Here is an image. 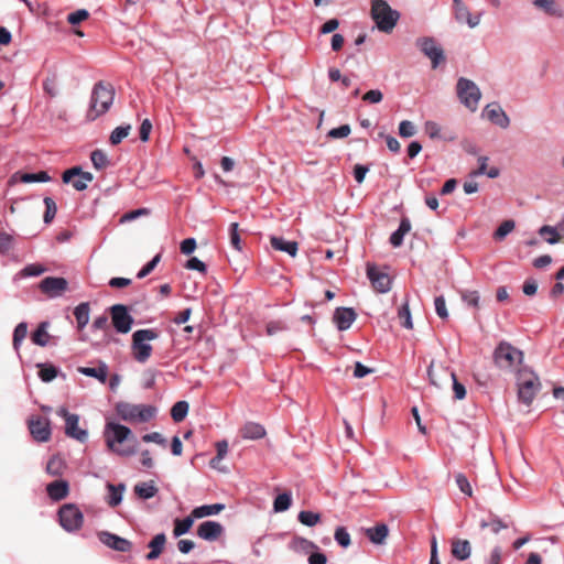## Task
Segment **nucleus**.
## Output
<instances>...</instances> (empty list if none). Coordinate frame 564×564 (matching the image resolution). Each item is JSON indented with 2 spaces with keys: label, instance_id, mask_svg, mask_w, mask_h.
Instances as JSON below:
<instances>
[{
  "label": "nucleus",
  "instance_id": "obj_1",
  "mask_svg": "<svg viewBox=\"0 0 564 564\" xmlns=\"http://www.w3.org/2000/svg\"><path fill=\"white\" fill-rule=\"evenodd\" d=\"M108 431L113 433V442L108 441V449L118 453L121 456H130L135 452L137 441L132 436L129 427L108 423Z\"/></svg>",
  "mask_w": 564,
  "mask_h": 564
},
{
  "label": "nucleus",
  "instance_id": "obj_2",
  "mask_svg": "<svg viewBox=\"0 0 564 564\" xmlns=\"http://www.w3.org/2000/svg\"><path fill=\"white\" fill-rule=\"evenodd\" d=\"M518 399L530 405L541 389L539 377L527 367L518 369L517 373Z\"/></svg>",
  "mask_w": 564,
  "mask_h": 564
},
{
  "label": "nucleus",
  "instance_id": "obj_3",
  "mask_svg": "<svg viewBox=\"0 0 564 564\" xmlns=\"http://www.w3.org/2000/svg\"><path fill=\"white\" fill-rule=\"evenodd\" d=\"M371 18L380 31L390 33L395 26L400 14L398 11L392 10L386 0H371Z\"/></svg>",
  "mask_w": 564,
  "mask_h": 564
},
{
  "label": "nucleus",
  "instance_id": "obj_4",
  "mask_svg": "<svg viewBox=\"0 0 564 564\" xmlns=\"http://www.w3.org/2000/svg\"><path fill=\"white\" fill-rule=\"evenodd\" d=\"M158 338L154 329H139L132 335L131 354L134 360L144 364L152 355V345L149 341Z\"/></svg>",
  "mask_w": 564,
  "mask_h": 564
},
{
  "label": "nucleus",
  "instance_id": "obj_5",
  "mask_svg": "<svg viewBox=\"0 0 564 564\" xmlns=\"http://www.w3.org/2000/svg\"><path fill=\"white\" fill-rule=\"evenodd\" d=\"M494 360L497 367L503 370H513L522 365L523 352L507 341L498 344L494 351Z\"/></svg>",
  "mask_w": 564,
  "mask_h": 564
},
{
  "label": "nucleus",
  "instance_id": "obj_6",
  "mask_svg": "<svg viewBox=\"0 0 564 564\" xmlns=\"http://www.w3.org/2000/svg\"><path fill=\"white\" fill-rule=\"evenodd\" d=\"M117 414L128 422H149L155 416L156 409L152 405L131 404L128 402H119L116 405Z\"/></svg>",
  "mask_w": 564,
  "mask_h": 564
},
{
  "label": "nucleus",
  "instance_id": "obj_7",
  "mask_svg": "<svg viewBox=\"0 0 564 564\" xmlns=\"http://www.w3.org/2000/svg\"><path fill=\"white\" fill-rule=\"evenodd\" d=\"M457 96L465 107L475 111L478 107L481 93L473 80L460 77L457 82Z\"/></svg>",
  "mask_w": 564,
  "mask_h": 564
},
{
  "label": "nucleus",
  "instance_id": "obj_8",
  "mask_svg": "<svg viewBox=\"0 0 564 564\" xmlns=\"http://www.w3.org/2000/svg\"><path fill=\"white\" fill-rule=\"evenodd\" d=\"M58 520L62 528L67 532H75L80 529L84 517L79 508L74 503H66L58 510Z\"/></svg>",
  "mask_w": 564,
  "mask_h": 564
},
{
  "label": "nucleus",
  "instance_id": "obj_9",
  "mask_svg": "<svg viewBox=\"0 0 564 564\" xmlns=\"http://www.w3.org/2000/svg\"><path fill=\"white\" fill-rule=\"evenodd\" d=\"M57 415L65 420V434L79 442H85L88 437L87 431L78 426L79 416L69 413L66 408L62 406L57 410Z\"/></svg>",
  "mask_w": 564,
  "mask_h": 564
},
{
  "label": "nucleus",
  "instance_id": "obj_10",
  "mask_svg": "<svg viewBox=\"0 0 564 564\" xmlns=\"http://www.w3.org/2000/svg\"><path fill=\"white\" fill-rule=\"evenodd\" d=\"M93 178V174L84 172L80 166L68 169L62 175L63 183L70 184L78 192L86 189Z\"/></svg>",
  "mask_w": 564,
  "mask_h": 564
},
{
  "label": "nucleus",
  "instance_id": "obj_11",
  "mask_svg": "<svg viewBox=\"0 0 564 564\" xmlns=\"http://www.w3.org/2000/svg\"><path fill=\"white\" fill-rule=\"evenodd\" d=\"M111 322L118 333L127 334L131 330L133 317L129 314L126 305L116 304L110 307Z\"/></svg>",
  "mask_w": 564,
  "mask_h": 564
},
{
  "label": "nucleus",
  "instance_id": "obj_12",
  "mask_svg": "<svg viewBox=\"0 0 564 564\" xmlns=\"http://www.w3.org/2000/svg\"><path fill=\"white\" fill-rule=\"evenodd\" d=\"M416 45L420 47L422 53L431 59L433 68H436L445 61L443 48L433 37L419 39L416 41Z\"/></svg>",
  "mask_w": 564,
  "mask_h": 564
},
{
  "label": "nucleus",
  "instance_id": "obj_13",
  "mask_svg": "<svg viewBox=\"0 0 564 564\" xmlns=\"http://www.w3.org/2000/svg\"><path fill=\"white\" fill-rule=\"evenodd\" d=\"M427 375L431 383L437 388H441L443 386H447L451 382L455 376V372L442 364L432 361L429 366Z\"/></svg>",
  "mask_w": 564,
  "mask_h": 564
},
{
  "label": "nucleus",
  "instance_id": "obj_14",
  "mask_svg": "<svg viewBox=\"0 0 564 564\" xmlns=\"http://www.w3.org/2000/svg\"><path fill=\"white\" fill-rule=\"evenodd\" d=\"M67 280L61 276H47L40 283L42 293L52 299L61 296L67 290Z\"/></svg>",
  "mask_w": 564,
  "mask_h": 564
},
{
  "label": "nucleus",
  "instance_id": "obj_15",
  "mask_svg": "<svg viewBox=\"0 0 564 564\" xmlns=\"http://www.w3.org/2000/svg\"><path fill=\"white\" fill-rule=\"evenodd\" d=\"M105 87L102 82L96 84L90 100V107L87 113L89 120H95L106 111V99H104Z\"/></svg>",
  "mask_w": 564,
  "mask_h": 564
},
{
  "label": "nucleus",
  "instance_id": "obj_16",
  "mask_svg": "<svg viewBox=\"0 0 564 564\" xmlns=\"http://www.w3.org/2000/svg\"><path fill=\"white\" fill-rule=\"evenodd\" d=\"M29 430L32 437L37 442H47L51 437L50 422L45 417L32 416L29 420Z\"/></svg>",
  "mask_w": 564,
  "mask_h": 564
},
{
  "label": "nucleus",
  "instance_id": "obj_17",
  "mask_svg": "<svg viewBox=\"0 0 564 564\" xmlns=\"http://www.w3.org/2000/svg\"><path fill=\"white\" fill-rule=\"evenodd\" d=\"M455 20L458 23H467L469 28H476L480 22V15L473 17L468 7L463 0H453Z\"/></svg>",
  "mask_w": 564,
  "mask_h": 564
},
{
  "label": "nucleus",
  "instance_id": "obj_18",
  "mask_svg": "<svg viewBox=\"0 0 564 564\" xmlns=\"http://www.w3.org/2000/svg\"><path fill=\"white\" fill-rule=\"evenodd\" d=\"M367 275L373 286L380 293H386L391 288V279L389 274L379 271L375 265L368 264Z\"/></svg>",
  "mask_w": 564,
  "mask_h": 564
},
{
  "label": "nucleus",
  "instance_id": "obj_19",
  "mask_svg": "<svg viewBox=\"0 0 564 564\" xmlns=\"http://www.w3.org/2000/svg\"><path fill=\"white\" fill-rule=\"evenodd\" d=\"M471 550V543L467 539L454 538L451 540V554L457 561L468 560Z\"/></svg>",
  "mask_w": 564,
  "mask_h": 564
},
{
  "label": "nucleus",
  "instance_id": "obj_20",
  "mask_svg": "<svg viewBox=\"0 0 564 564\" xmlns=\"http://www.w3.org/2000/svg\"><path fill=\"white\" fill-rule=\"evenodd\" d=\"M484 116L501 128H507L510 123L508 116L498 104L487 105L484 109Z\"/></svg>",
  "mask_w": 564,
  "mask_h": 564
},
{
  "label": "nucleus",
  "instance_id": "obj_21",
  "mask_svg": "<svg viewBox=\"0 0 564 564\" xmlns=\"http://www.w3.org/2000/svg\"><path fill=\"white\" fill-rule=\"evenodd\" d=\"M357 317L356 312L350 307L336 308L333 319L339 330L348 329Z\"/></svg>",
  "mask_w": 564,
  "mask_h": 564
},
{
  "label": "nucleus",
  "instance_id": "obj_22",
  "mask_svg": "<svg viewBox=\"0 0 564 564\" xmlns=\"http://www.w3.org/2000/svg\"><path fill=\"white\" fill-rule=\"evenodd\" d=\"M224 532L220 523L215 521H205L198 525L197 535L207 541L217 540Z\"/></svg>",
  "mask_w": 564,
  "mask_h": 564
},
{
  "label": "nucleus",
  "instance_id": "obj_23",
  "mask_svg": "<svg viewBox=\"0 0 564 564\" xmlns=\"http://www.w3.org/2000/svg\"><path fill=\"white\" fill-rule=\"evenodd\" d=\"M46 492L52 500L59 501L68 496L69 485L64 479L54 480L46 486Z\"/></svg>",
  "mask_w": 564,
  "mask_h": 564
},
{
  "label": "nucleus",
  "instance_id": "obj_24",
  "mask_svg": "<svg viewBox=\"0 0 564 564\" xmlns=\"http://www.w3.org/2000/svg\"><path fill=\"white\" fill-rule=\"evenodd\" d=\"M166 543V536L164 533L156 534L150 542L149 547L150 552L147 554L145 558L148 561L156 560L163 552Z\"/></svg>",
  "mask_w": 564,
  "mask_h": 564
},
{
  "label": "nucleus",
  "instance_id": "obj_25",
  "mask_svg": "<svg viewBox=\"0 0 564 564\" xmlns=\"http://www.w3.org/2000/svg\"><path fill=\"white\" fill-rule=\"evenodd\" d=\"M240 434L246 440H260L265 436V430L259 423L248 422L241 427Z\"/></svg>",
  "mask_w": 564,
  "mask_h": 564
},
{
  "label": "nucleus",
  "instance_id": "obj_26",
  "mask_svg": "<svg viewBox=\"0 0 564 564\" xmlns=\"http://www.w3.org/2000/svg\"><path fill=\"white\" fill-rule=\"evenodd\" d=\"M270 242L273 249L284 251L291 257H295L297 253L299 245L296 241H285L281 237L273 236L271 237Z\"/></svg>",
  "mask_w": 564,
  "mask_h": 564
},
{
  "label": "nucleus",
  "instance_id": "obj_27",
  "mask_svg": "<svg viewBox=\"0 0 564 564\" xmlns=\"http://www.w3.org/2000/svg\"><path fill=\"white\" fill-rule=\"evenodd\" d=\"M133 490H134V494L140 499H144V500L153 498L159 491V489L155 486V482L153 480L139 482L134 486Z\"/></svg>",
  "mask_w": 564,
  "mask_h": 564
},
{
  "label": "nucleus",
  "instance_id": "obj_28",
  "mask_svg": "<svg viewBox=\"0 0 564 564\" xmlns=\"http://www.w3.org/2000/svg\"><path fill=\"white\" fill-rule=\"evenodd\" d=\"M389 529L384 523L377 524L366 530V535L375 544H382L387 539Z\"/></svg>",
  "mask_w": 564,
  "mask_h": 564
},
{
  "label": "nucleus",
  "instance_id": "obj_29",
  "mask_svg": "<svg viewBox=\"0 0 564 564\" xmlns=\"http://www.w3.org/2000/svg\"><path fill=\"white\" fill-rule=\"evenodd\" d=\"M533 4L550 15L557 18L564 17V10L557 6L555 0H534Z\"/></svg>",
  "mask_w": 564,
  "mask_h": 564
},
{
  "label": "nucleus",
  "instance_id": "obj_30",
  "mask_svg": "<svg viewBox=\"0 0 564 564\" xmlns=\"http://www.w3.org/2000/svg\"><path fill=\"white\" fill-rule=\"evenodd\" d=\"M411 230V223L408 218H403L399 228L391 235L390 242L393 247H400L403 243L404 236Z\"/></svg>",
  "mask_w": 564,
  "mask_h": 564
},
{
  "label": "nucleus",
  "instance_id": "obj_31",
  "mask_svg": "<svg viewBox=\"0 0 564 564\" xmlns=\"http://www.w3.org/2000/svg\"><path fill=\"white\" fill-rule=\"evenodd\" d=\"M225 509V505L215 503V505H205L200 507H196L192 511V516L196 519H200L204 517L217 514Z\"/></svg>",
  "mask_w": 564,
  "mask_h": 564
},
{
  "label": "nucleus",
  "instance_id": "obj_32",
  "mask_svg": "<svg viewBox=\"0 0 564 564\" xmlns=\"http://www.w3.org/2000/svg\"><path fill=\"white\" fill-rule=\"evenodd\" d=\"M290 549L294 552L307 554L313 550H317L318 546L307 539L296 536L290 542Z\"/></svg>",
  "mask_w": 564,
  "mask_h": 564
},
{
  "label": "nucleus",
  "instance_id": "obj_33",
  "mask_svg": "<svg viewBox=\"0 0 564 564\" xmlns=\"http://www.w3.org/2000/svg\"><path fill=\"white\" fill-rule=\"evenodd\" d=\"M108 547L119 552H130L132 549V543L127 539L108 532Z\"/></svg>",
  "mask_w": 564,
  "mask_h": 564
},
{
  "label": "nucleus",
  "instance_id": "obj_34",
  "mask_svg": "<svg viewBox=\"0 0 564 564\" xmlns=\"http://www.w3.org/2000/svg\"><path fill=\"white\" fill-rule=\"evenodd\" d=\"M48 323L42 322L36 330L32 334V341L41 347H45L48 344L50 334L47 333Z\"/></svg>",
  "mask_w": 564,
  "mask_h": 564
},
{
  "label": "nucleus",
  "instance_id": "obj_35",
  "mask_svg": "<svg viewBox=\"0 0 564 564\" xmlns=\"http://www.w3.org/2000/svg\"><path fill=\"white\" fill-rule=\"evenodd\" d=\"M194 517L191 514L184 519H175L174 520V529L173 534L175 538H178L185 533H187L194 523Z\"/></svg>",
  "mask_w": 564,
  "mask_h": 564
},
{
  "label": "nucleus",
  "instance_id": "obj_36",
  "mask_svg": "<svg viewBox=\"0 0 564 564\" xmlns=\"http://www.w3.org/2000/svg\"><path fill=\"white\" fill-rule=\"evenodd\" d=\"M78 372L98 379L101 383H106V365L101 364L99 367H79Z\"/></svg>",
  "mask_w": 564,
  "mask_h": 564
},
{
  "label": "nucleus",
  "instance_id": "obj_37",
  "mask_svg": "<svg viewBox=\"0 0 564 564\" xmlns=\"http://www.w3.org/2000/svg\"><path fill=\"white\" fill-rule=\"evenodd\" d=\"M39 377L43 382H51L58 376V369L51 364H39Z\"/></svg>",
  "mask_w": 564,
  "mask_h": 564
},
{
  "label": "nucleus",
  "instance_id": "obj_38",
  "mask_svg": "<svg viewBox=\"0 0 564 564\" xmlns=\"http://www.w3.org/2000/svg\"><path fill=\"white\" fill-rule=\"evenodd\" d=\"M487 162H488V158L487 156H479L478 158V163H479V166L476 171H474L471 173L473 176H477V175H482V174H487L490 178H496L499 176V169L497 167H491L490 170H487Z\"/></svg>",
  "mask_w": 564,
  "mask_h": 564
},
{
  "label": "nucleus",
  "instance_id": "obj_39",
  "mask_svg": "<svg viewBox=\"0 0 564 564\" xmlns=\"http://www.w3.org/2000/svg\"><path fill=\"white\" fill-rule=\"evenodd\" d=\"M189 405L186 401H177L171 409V416L174 422H182L188 412Z\"/></svg>",
  "mask_w": 564,
  "mask_h": 564
},
{
  "label": "nucleus",
  "instance_id": "obj_40",
  "mask_svg": "<svg viewBox=\"0 0 564 564\" xmlns=\"http://www.w3.org/2000/svg\"><path fill=\"white\" fill-rule=\"evenodd\" d=\"M74 315L76 317L78 328L79 329L84 328L87 325L88 321H89V306H88V304L87 303L79 304L75 308Z\"/></svg>",
  "mask_w": 564,
  "mask_h": 564
},
{
  "label": "nucleus",
  "instance_id": "obj_41",
  "mask_svg": "<svg viewBox=\"0 0 564 564\" xmlns=\"http://www.w3.org/2000/svg\"><path fill=\"white\" fill-rule=\"evenodd\" d=\"M28 334V324L24 322L19 323L13 332V348L15 351H19L23 339Z\"/></svg>",
  "mask_w": 564,
  "mask_h": 564
},
{
  "label": "nucleus",
  "instance_id": "obj_42",
  "mask_svg": "<svg viewBox=\"0 0 564 564\" xmlns=\"http://www.w3.org/2000/svg\"><path fill=\"white\" fill-rule=\"evenodd\" d=\"M46 271V268L40 263H32L24 267L15 276L17 278H29L39 276Z\"/></svg>",
  "mask_w": 564,
  "mask_h": 564
},
{
  "label": "nucleus",
  "instance_id": "obj_43",
  "mask_svg": "<svg viewBox=\"0 0 564 564\" xmlns=\"http://www.w3.org/2000/svg\"><path fill=\"white\" fill-rule=\"evenodd\" d=\"M20 181L23 183H46L51 181V176L45 171L37 173H23L20 175Z\"/></svg>",
  "mask_w": 564,
  "mask_h": 564
},
{
  "label": "nucleus",
  "instance_id": "obj_44",
  "mask_svg": "<svg viewBox=\"0 0 564 564\" xmlns=\"http://www.w3.org/2000/svg\"><path fill=\"white\" fill-rule=\"evenodd\" d=\"M123 490H124L123 485H119V486L108 485V494H109L108 505H110L112 507L118 506L122 500Z\"/></svg>",
  "mask_w": 564,
  "mask_h": 564
},
{
  "label": "nucleus",
  "instance_id": "obj_45",
  "mask_svg": "<svg viewBox=\"0 0 564 564\" xmlns=\"http://www.w3.org/2000/svg\"><path fill=\"white\" fill-rule=\"evenodd\" d=\"M398 317L400 319V323L403 327L408 329L413 328L412 319H411V313L409 307V302L405 301L402 306L398 311Z\"/></svg>",
  "mask_w": 564,
  "mask_h": 564
},
{
  "label": "nucleus",
  "instance_id": "obj_46",
  "mask_svg": "<svg viewBox=\"0 0 564 564\" xmlns=\"http://www.w3.org/2000/svg\"><path fill=\"white\" fill-rule=\"evenodd\" d=\"M292 503L291 495L288 492L276 496L273 502V509L275 512L286 511Z\"/></svg>",
  "mask_w": 564,
  "mask_h": 564
},
{
  "label": "nucleus",
  "instance_id": "obj_47",
  "mask_svg": "<svg viewBox=\"0 0 564 564\" xmlns=\"http://www.w3.org/2000/svg\"><path fill=\"white\" fill-rule=\"evenodd\" d=\"M131 126H121L117 127L110 134L109 141L111 144L116 145L119 144L124 138H127L130 133Z\"/></svg>",
  "mask_w": 564,
  "mask_h": 564
},
{
  "label": "nucleus",
  "instance_id": "obj_48",
  "mask_svg": "<svg viewBox=\"0 0 564 564\" xmlns=\"http://www.w3.org/2000/svg\"><path fill=\"white\" fill-rule=\"evenodd\" d=\"M539 234L541 236L549 235V238H546V241L550 245H555V243H557L561 240V236L558 234L557 226L556 227H552V226H549V225H544V226H542L539 229Z\"/></svg>",
  "mask_w": 564,
  "mask_h": 564
},
{
  "label": "nucleus",
  "instance_id": "obj_49",
  "mask_svg": "<svg viewBox=\"0 0 564 564\" xmlns=\"http://www.w3.org/2000/svg\"><path fill=\"white\" fill-rule=\"evenodd\" d=\"M516 227V224L513 220L508 219L502 221L499 227L494 232V238L496 240H502L505 237L510 234Z\"/></svg>",
  "mask_w": 564,
  "mask_h": 564
},
{
  "label": "nucleus",
  "instance_id": "obj_50",
  "mask_svg": "<svg viewBox=\"0 0 564 564\" xmlns=\"http://www.w3.org/2000/svg\"><path fill=\"white\" fill-rule=\"evenodd\" d=\"M240 234H241V231L239 229L238 223L230 224V227H229L230 243L238 251H240L242 249Z\"/></svg>",
  "mask_w": 564,
  "mask_h": 564
},
{
  "label": "nucleus",
  "instance_id": "obj_51",
  "mask_svg": "<svg viewBox=\"0 0 564 564\" xmlns=\"http://www.w3.org/2000/svg\"><path fill=\"white\" fill-rule=\"evenodd\" d=\"M297 518L302 524L307 525V527H313L321 521L319 513H315V512L306 511V510L301 511L299 513Z\"/></svg>",
  "mask_w": 564,
  "mask_h": 564
},
{
  "label": "nucleus",
  "instance_id": "obj_52",
  "mask_svg": "<svg viewBox=\"0 0 564 564\" xmlns=\"http://www.w3.org/2000/svg\"><path fill=\"white\" fill-rule=\"evenodd\" d=\"M43 202L45 205V213L43 219L45 224H50L56 215L57 207L54 199L51 197H45Z\"/></svg>",
  "mask_w": 564,
  "mask_h": 564
},
{
  "label": "nucleus",
  "instance_id": "obj_53",
  "mask_svg": "<svg viewBox=\"0 0 564 564\" xmlns=\"http://www.w3.org/2000/svg\"><path fill=\"white\" fill-rule=\"evenodd\" d=\"M334 538L336 542L343 547H348L351 543L350 535L344 527H338L335 530Z\"/></svg>",
  "mask_w": 564,
  "mask_h": 564
},
{
  "label": "nucleus",
  "instance_id": "obj_54",
  "mask_svg": "<svg viewBox=\"0 0 564 564\" xmlns=\"http://www.w3.org/2000/svg\"><path fill=\"white\" fill-rule=\"evenodd\" d=\"M161 258H162V254L161 253H158L151 261H149L137 274V278L138 279H143L145 278L148 274H150L154 269L155 267L160 263L161 261Z\"/></svg>",
  "mask_w": 564,
  "mask_h": 564
},
{
  "label": "nucleus",
  "instance_id": "obj_55",
  "mask_svg": "<svg viewBox=\"0 0 564 564\" xmlns=\"http://www.w3.org/2000/svg\"><path fill=\"white\" fill-rule=\"evenodd\" d=\"M479 525L481 529L489 527L494 533H498L501 529L508 528V525L497 517H492L488 522L481 521Z\"/></svg>",
  "mask_w": 564,
  "mask_h": 564
},
{
  "label": "nucleus",
  "instance_id": "obj_56",
  "mask_svg": "<svg viewBox=\"0 0 564 564\" xmlns=\"http://www.w3.org/2000/svg\"><path fill=\"white\" fill-rule=\"evenodd\" d=\"M462 300L469 306L479 307V293L477 291H463L462 293Z\"/></svg>",
  "mask_w": 564,
  "mask_h": 564
},
{
  "label": "nucleus",
  "instance_id": "obj_57",
  "mask_svg": "<svg viewBox=\"0 0 564 564\" xmlns=\"http://www.w3.org/2000/svg\"><path fill=\"white\" fill-rule=\"evenodd\" d=\"M149 214H150V209H148V208L134 209V210H131V212H128V213L123 214L120 217L119 223L123 224V223H127V221H131V220L137 219L140 216H148Z\"/></svg>",
  "mask_w": 564,
  "mask_h": 564
},
{
  "label": "nucleus",
  "instance_id": "obj_58",
  "mask_svg": "<svg viewBox=\"0 0 564 564\" xmlns=\"http://www.w3.org/2000/svg\"><path fill=\"white\" fill-rule=\"evenodd\" d=\"M455 479H456V484H457L458 488L460 489V491L464 492L465 495L471 497L473 489H471V486H470L467 477L464 474H457Z\"/></svg>",
  "mask_w": 564,
  "mask_h": 564
},
{
  "label": "nucleus",
  "instance_id": "obj_59",
  "mask_svg": "<svg viewBox=\"0 0 564 564\" xmlns=\"http://www.w3.org/2000/svg\"><path fill=\"white\" fill-rule=\"evenodd\" d=\"M399 134L402 138H410L415 134V127L409 120H403L399 124Z\"/></svg>",
  "mask_w": 564,
  "mask_h": 564
},
{
  "label": "nucleus",
  "instance_id": "obj_60",
  "mask_svg": "<svg viewBox=\"0 0 564 564\" xmlns=\"http://www.w3.org/2000/svg\"><path fill=\"white\" fill-rule=\"evenodd\" d=\"M383 99V94L379 89H371L362 96V100L367 104H379Z\"/></svg>",
  "mask_w": 564,
  "mask_h": 564
},
{
  "label": "nucleus",
  "instance_id": "obj_61",
  "mask_svg": "<svg viewBox=\"0 0 564 564\" xmlns=\"http://www.w3.org/2000/svg\"><path fill=\"white\" fill-rule=\"evenodd\" d=\"M185 268L188 270H196L203 274L207 272L206 264L196 257L188 259L185 264Z\"/></svg>",
  "mask_w": 564,
  "mask_h": 564
},
{
  "label": "nucleus",
  "instance_id": "obj_62",
  "mask_svg": "<svg viewBox=\"0 0 564 564\" xmlns=\"http://www.w3.org/2000/svg\"><path fill=\"white\" fill-rule=\"evenodd\" d=\"M13 246V237L6 232H0V253L6 254Z\"/></svg>",
  "mask_w": 564,
  "mask_h": 564
},
{
  "label": "nucleus",
  "instance_id": "obj_63",
  "mask_svg": "<svg viewBox=\"0 0 564 564\" xmlns=\"http://www.w3.org/2000/svg\"><path fill=\"white\" fill-rule=\"evenodd\" d=\"M142 441L145 443H155L160 446L165 447L166 446V440L162 436L159 432H152L149 434H144L142 436Z\"/></svg>",
  "mask_w": 564,
  "mask_h": 564
},
{
  "label": "nucleus",
  "instance_id": "obj_64",
  "mask_svg": "<svg viewBox=\"0 0 564 564\" xmlns=\"http://www.w3.org/2000/svg\"><path fill=\"white\" fill-rule=\"evenodd\" d=\"M88 18V11L85 9L76 10L68 14L67 21L75 25L80 23L82 21L86 20Z\"/></svg>",
  "mask_w": 564,
  "mask_h": 564
}]
</instances>
